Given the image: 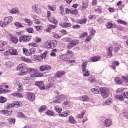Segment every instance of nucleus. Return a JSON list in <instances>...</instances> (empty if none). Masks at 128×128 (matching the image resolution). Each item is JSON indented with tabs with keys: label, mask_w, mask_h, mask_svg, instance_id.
<instances>
[{
	"label": "nucleus",
	"mask_w": 128,
	"mask_h": 128,
	"mask_svg": "<svg viewBox=\"0 0 128 128\" xmlns=\"http://www.w3.org/2000/svg\"><path fill=\"white\" fill-rule=\"evenodd\" d=\"M59 26L63 28H70L72 26V24L70 22H60Z\"/></svg>",
	"instance_id": "obj_8"
},
{
	"label": "nucleus",
	"mask_w": 128,
	"mask_h": 128,
	"mask_svg": "<svg viewBox=\"0 0 128 128\" xmlns=\"http://www.w3.org/2000/svg\"><path fill=\"white\" fill-rule=\"evenodd\" d=\"M14 86H18V92H22V84H20V79L16 78L14 80Z\"/></svg>",
	"instance_id": "obj_4"
},
{
	"label": "nucleus",
	"mask_w": 128,
	"mask_h": 128,
	"mask_svg": "<svg viewBox=\"0 0 128 128\" xmlns=\"http://www.w3.org/2000/svg\"><path fill=\"white\" fill-rule=\"evenodd\" d=\"M48 8L50 10H52V11L56 10V8L54 6H48Z\"/></svg>",
	"instance_id": "obj_64"
},
{
	"label": "nucleus",
	"mask_w": 128,
	"mask_h": 128,
	"mask_svg": "<svg viewBox=\"0 0 128 128\" xmlns=\"http://www.w3.org/2000/svg\"><path fill=\"white\" fill-rule=\"evenodd\" d=\"M122 78L124 82H128V77L125 76H122Z\"/></svg>",
	"instance_id": "obj_63"
},
{
	"label": "nucleus",
	"mask_w": 128,
	"mask_h": 128,
	"mask_svg": "<svg viewBox=\"0 0 128 128\" xmlns=\"http://www.w3.org/2000/svg\"><path fill=\"white\" fill-rule=\"evenodd\" d=\"M90 40H92V35H88L86 38V40H84V43L88 44V42H90Z\"/></svg>",
	"instance_id": "obj_39"
},
{
	"label": "nucleus",
	"mask_w": 128,
	"mask_h": 128,
	"mask_svg": "<svg viewBox=\"0 0 128 128\" xmlns=\"http://www.w3.org/2000/svg\"><path fill=\"white\" fill-rule=\"evenodd\" d=\"M112 124V120L108 118L105 120L104 125L106 126H110Z\"/></svg>",
	"instance_id": "obj_20"
},
{
	"label": "nucleus",
	"mask_w": 128,
	"mask_h": 128,
	"mask_svg": "<svg viewBox=\"0 0 128 128\" xmlns=\"http://www.w3.org/2000/svg\"><path fill=\"white\" fill-rule=\"evenodd\" d=\"M68 122L70 124H76V120L74 116H72L68 117Z\"/></svg>",
	"instance_id": "obj_23"
},
{
	"label": "nucleus",
	"mask_w": 128,
	"mask_h": 128,
	"mask_svg": "<svg viewBox=\"0 0 128 128\" xmlns=\"http://www.w3.org/2000/svg\"><path fill=\"white\" fill-rule=\"evenodd\" d=\"M80 100L82 102H88L90 97L86 95H84L80 97Z\"/></svg>",
	"instance_id": "obj_19"
},
{
	"label": "nucleus",
	"mask_w": 128,
	"mask_h": 128,
	"mask_svg": "<svg viewBox=\"0 0 128 128\" xmlns=\"http://www.w3.org/2000/svg\"><path fill=\"white\" fill-rule=\"evenodd\" d=\"M91 91L94 94H101L102 98H106L110 94V91L106 88H94L91 90Z\"/></svg>",
	"instance_id": "obj_1"
},
{
	"label": "nucleus",
	"mask_w": 128,
	"mask_h": 128,
	"mask_svg": "<svg viewBox=\"0 0 128 128\" xmlns=\"http://www.w3.org/2000/svg\"><path fill=\"white\" fill-rule=\"evenodd\" d=\"M9 122L14 124L16 123V118H11L9 119Z\"/></svg>",
	"instance_id": "obj_60"
},
{
	"label": "nucleus",
	"mask_w": 128,
	"mask_h": 128,
	"mask_svg": "<svg viewBox=\"0 0 128 128\" xmlns=\"http://www.w3.org/2000/svg\"><path fill=\"white\" fill-rule=\"evenodd\" d=\"M36 70L34 68H27V72L28 74H34V72H36Z\"/></svg>",
	"instance_id": "obj_42"
},
{
	"label": "nucleus",
	"mask_w": 128,
	"mask_h": 128,
	"mask_svg": "<svg viewBox=\"0 0 128 128\" xmlns=\"http://www.w3.org/2000/svg\"><path fill=\"white\" fill-rule=\"evenodd\" d=\"M9 36L10 38V40L13 42L14 44H16L18 42V38L14 36L12 34H9Z\"/></svg>",
	"instance_id": "obj_12"
},
{
	"label": "nucleus",
	"mask_w": 128,
	"mask_h": 128,
	"mask_svg": "<svg viewBox=\"0 0 128 128\" xmlns=\"http://www.w3.org/2000/svg\"><path fill=\"white\" fill-rule=\"evenodd\" d=\"M70 114V112L68 111L67 112H62V114H58V116L62 118H66V116H68Z\"/></svg>",
	"instance_id": "obj_22"
},
{
	"label": "nucleus",
	"mask_w": 128,
	"mask_h": 128,
	"mask_svg": "<svg viewBox=\"0 0 128 128\" xmlns=\"http://www.w3.org/2000/svg\"><path fill=\"white\" fill-rule=\"evenodd\" d=\"M23 54H26L27 56H30V50L28 51V49L26 48H22Z\"/></svg>",
	"instance_id": "obj_38"
},
{
	"label": "nucleus",
	"mask_w": 128,
	"mask_h": 128,
	"mask_svg": "<svg viewBox=\"0 0 128 128\" xmlns=\"http://www.w3.org/2000/svg\"><path fill=\"white\" fill-rule=\"evenodd\" d=\"M9 50H10V54L11 55L16 56L18 54V51H16V50L12 48V49H10Z\"/></svg>",
	"instance_id": "obj_36"
},
{
	"label": "nucleus",
	"mask_w": 128,
	"mask_h": 128,
	"mask_svg": "<svg viewBox=\"0 0 128 128\" xmlns=\"http://www.w3.org/2000/svg\"><path fill=\"white\" fill-rule=\"evenodd\" d=\"M86 18L80 19L77 21V24H86Z\"/></svg>",
	"instance_id": "obj_27"
},
{
	"label": "nucleus",
	"mask_w": 128,
	"mask_h": 128,
	"mask_svg": "<svg viewBox=\"0 0 128 128\" xmlns=\"http://www.w3.org/2000/svg\"><path fill=\"white\" fill-rule=\"evenodd\" d=\"M96 30L94 28H92L90 30V34H89L90 36H94V34H96Z\"/></svg>",
	"instance_id": "obj_55"
},
{
	"label": "nucleus",
	"mask_w": 128,
	"mask_h": 128,
	"mask_svg": "<svg viewBox=\"0 0 128 128\" xmlns=\"http://www.w3.org/2000/svg\"><path fill=\"white\" fill-rule=\"evenodd\" d=\"M6 102V98L2 96H0V102L1 104H4V103Z\"/></svg>",
	"instance_id": "obj_50"
},
{
	"label": "nucleus",
	"mask_w": 128,
	"mask_h": 128,
	"mask_svg": "<svg viewBox=\"0 0 128 128\" xmlns=\"http://www.w3.org/2000/svg\"><path fill=\"white\" fill-rule=\"evenodd\" d=\"M24 22L26 24H28V26H32V20H30L28 19L27 18H24Z\"/></svg>",
	"instance_id": "obj_48"
},
{
	"label": "nucleus",
	"mask_w": 128,
	"mask_h": 128,
	"mask_svg": "<svg viewBox=\"0 0 128 128\" xmlns=\"http://www.w3.org/2000/svg\"><path fill=\"white\" fill-rule=\"evenodd\" d=\"M35 42H36L37 44L38 42H42V38H40L38 37H36L34 40Z\"/></svg>",
	"instance_id": "obj_62"
},
{
	"label": "nucleus",
	"mask_w": 128,
	"mask_h": 128,
	"mask_svg": "<svg viewBox=\"0 0 128 128\" xmlns=\"http://www.w3.org/2000/svg\"><path fill=\"white\" fill-rule=\"evenodd\" d=\"M14 26H15L16 28H24V26L20 24V22H15L14 23Z\"/></svg>",
	"instance_id": "obj_37"
},
{
	"label": "nucleus",
	"mask_w": 128,
	"mask_h": 128,
	"mask_svg": "<svg viewBox=\"0 0 128 128\" xmlns=\"http://www.w3.org/2000/svg\"><path fill=\"white\" fill-rule=\"evenodd\" d=\"M116 66H120V62H118V61L115 60L114 62H112V65L110 66V68H112L113 70H116Z\"/></svg>",
	"instance_id": "obj_26"
},
{
	"label": "nucleus",
	"mask_w": 128,
	"mask_h": 128,
	"mask_svg": "<svg viewBox=\"0 0 128 128\" xmlns=\"http://www.w3.org/2000/svg\"><path fill=\"white\" fill-rule=\"evenodd\" d=\"M90 62H98V60H100V57L98 56H94L90 58Z\"/></svg>",
	"instance_id": "obj_13"
},
{
	"label": "nucleus",
	"mask_w": 128,
	"mask_h": 128,
	"mask_svg": "<svg viewBox=\"0 0 128 128\" xmlns=\"http://www.w3.org/2000/svg\"><path fill=\"white\" fill-rule=\"evenodd\" d=\"M70 60V56H68L66 54L60 56L58 58L60 62H68Z\"/></svg>",
	"instance_id": "obj_7"
},
{
	"label": "nucleus",
	"mask_w": 128,
	"mask_h": 128,
	"mask_svg": "<svg viewBox=\"0 0 128 128\" xmlns=\"http://www.w3.org/2000/svg\"><path fill=\"white\" fill-rule=\"evenodd\" d=\"M82 4V6L80 7L81 9L82 10H86V8H88V2H83Z\"/></svg>",
	"instance_id": "obj_43"
},
{
	"label": "nucleus",
	"mask_w": 128,
	"mask_h": 128,
	"mask_svg": "<svg viewBox=\"0 0 128 128\" xmlns=\"http://www.w3.org/2000/svg\"><path fill=\"white\" fill-rule=\"evenodd\" d=\"M102 7L98 6V8L94 10V12H96V14H102Z\"/></svg>",
	"instance_id": "obj_52"
},
{
	"label": "nucleus",
	"mask_w": 128,
	"mask_h": 128,
	"mask_svg": "<svg viewBox=\"0 0 128 128\" xmlns=\"http://www.w3.org/2000/svg\"><path fill=\"white\" fill-rule=\"evenodd\" d=\"M117 22L120 24H122L123 26H128V22H126L124 20L119 19L117 20Z\"/></svg>",
	"instance_id": "obj_32"
},
{
	"label": "nucleus",
	"mask_w": 128,
	"mask_h": 128,
	"mask_svg": "<svg viewBox=\"0 0 128 128\" xmlns=\"http://www.w3.org/2000/svg\"><path fill=\"white\" fill-rule=\"evenodd\" d=\"M50 36H52V38H56V40H60V38H62V36H60V35H58V34L56 32H51Z\"/></svg>",
	"instance_id": "obj_16"
},
{
	"label": "nucleus",
	"mask_w": 128,
	"mask_h": 128,
	"mask_svg": "<svg viewBox=\"0 0 128 128\" xmlns=\"http://www.w3.org/2000/svg\"><path fill=\"white\" fill-rule=\"evenodd\" d=\"M26 64H24V63H22L21 64H20L18 66L17 68L18 70H26Z\"/></svg>",
	"instance_id": "obj_29"
},
{
	"label": "nucleus",
	"mask_w": 128,
	"mask_h": 128,
	"mask_svg": "<svg viewBox=\"0 0 128 128\" xmlns=\"http://www.w3.org/2000/svg\"><path fill=\"white\" fill-rule=\"evenodd\" d=\"M20 60L22 62H32V60L30 59L26 58L24 56L21 57Z\"/></svg>",
	"instance_id": "obj_33"
},
{
	"label": "nucleus",
	"mask_w": 128,
	"mask_h": 128,
	"mask_svg": "<svg viewBox=\"0 0 128 128\" xmlns=\"http://www.w3.org/2000/svg\"><path fill=\"white\" fill-rule=\"evenodd\" d=\"M86 110H84L82 112L81 114H79L77 118H84V114H86Z\"/></svg>",
	"instance_id": "obj_47"
},
{
	"label": "nucleus",
	"mask_w": 128,
	"mask_h": 128,
	"mask_svg": "<svg viewBox=\"0 0 128 128\" xmlns=\"http://www.w3.org/2000/svg\"><path fill=\"white\" fill-rule=\"evenodd\" d=\"M26 31L28 32H29V34H32L34 32V28H27Z\"/></svg>",
	"instance_id": "obj_56"
},
{
	"label": "nucleus",
	"mask_w": 128,
	"mask_h": 128,
	"mask_svg": "<svg viewBox=\"0 0 128 128\" xmlns=\"http://www.w3.org/2000/svg\"><path fill=\"white\" fill-rule=\"evenodd\" d=\"M88 66V60L86 62L84 61V62L82 64V72H84V70H86V66Z\"/></svg>",
	"instance_id": "obj_25"
},
{
	"label": "nucleus",
	"mask_w": 128,
	"mask_h": 128,
	"mask_svg": "<svg viewBox=\"0 0 128 128\" xmlns=\"http://www.w3.org/2000/svg\"><path fill=\"white\" fill-rule=\"evenodd\" d=\"M27 98L30 102H34L36 100V95L32 92H29L27 94Z\"/></svg>",
	"instance_id": "obj_11"
},
{
	"label": "nucleus",
	"mask_w": 128,
	"mask_h": 128,
	"mask_svg": "<svg viewBox=\"0 0 128 128\" xmlns=\"http://www.w3.org/2000/svg\"><path fill=\"white\" fill-rule=\"evenodd\" d=\"M31 76H33V78H42L44 74L35 72L34 74H32Z\"/></svg>",
	"instance_id": "obj_24"
},
{
	"label": "nucleus",
	"mask_w": 128,
	"mask_h": 128,
	"mask_svg": "<svg viewBox=\"0 0 128 128\" xmlns=\"http://www.w3.org/2000/svg\"><path fill=\"white\" fill-rule=\"evenodd\" d=\"M112 46H110L108 48V56H110V58H112Z\"/></svg>",
	"instance_id": "obj_34"
},
{
	"label": "nucleus",
	"mask_w": 128,
	"mask_h": 128,
	"mask_svg": "<svg viewBox=\"0 0 128 128\" xmlns=\"http://www.w3.org/2000/svg\"><path fill=\"white\" fill-rule=\"evenodd\" d=\"M48 20L50 22H52V24H58V20H56L54 16L50 17V18H48Z\"/></svg>",
	"instance_id": "obj_21"
},
{
	"label": "nucleus",
	"mask_w": 128,
	"mask_h": 128,
	"mask_svg": "<svg viewBox=\"0 0 128 128\" xmlns=\"http://www.w3.org/2000/svg\"><path fill=\"white\" fill-rule=\"evenodd\" d=\"M34 60H39V62H42V57L38 55H34Z\"/></svg>",
	"instance_id": "obj_49"
},
{
	"label": "nucleus",
	"mask_w": 128,
	"mask_h": 128,
	"mask_svg": "<svg viewBox=\"0 0 128 128\" xmlns=\"http://www.w3.org/2000/svg\"><path fill=\"white\" fill-rule=\"evenodd\" d=\"M22 106V103L20 102H14L12 104L7 105L6 108V110H10V108H20Z\"/></svg>",
	"instance_id": "obj_2"
},
{
	"label": "nucleus",
	"mask_w": 128,
	"mask_h": 128,
	"mask_svg": "<svg viewBox=\"0 0 128 128\" xmlns=\"http://www.w3.org/2000/svg\"><path fill=\"white\" fill-rule=\"evenodd\" d=\"M114 82H116L118 84H122V80L118 77L115 78Z\"/></svg>",
	"instance_id": "obj_35"
},
{
	"label": "nucleus",
	"mask_w": 128,
	"mask_h": 128,
	"mask_svg": "<svg viewBox=\"0 0 128 128\" xmlns=\"http://www.w3.org/2000/svg\"><path fill=\"white\" fill-rule=\"evenodd\" d=\"M31 39L32 38L30 36H22L19 37V41L20 42H30Z\"/></svg>",
	"instance_id": "obj_5"
},
{
	"label": "nucleus",
	"mask_w": 128,
	"mask_h": 128,
	"mask_svg": "<svg viewBox=\"0 0 128 128\" xmlns=\"http://www.w3.org/2000/svg\"><path fill=\"white\" fill-rule=\"evenodd\" d=\"M39 70L40 72H46L52 70V66L50 65H42L40 66Z\"/></svg>",
	"instance_id": "obj_6"
},
{
	"label": "nucleus",
	"mask_w": 128,
	"mask_h": 128,
	"mask_svg": "<svg viewBox=\"0 0 128 128\" xmlns=\"http://www.w3.org/2000/svg\"><path fill=\"white\" fill-rule=\"evenodd\" d=\"M10 14H16L18 12V9L17 8H12V10H10Z\"/></svg>",
	"instance_id": "obj_57"
},
{
	"label": "nucleus",
	"mask_w": 128,
	"mask_h": 128,
	"mask_svg": "<svg viewBox=\"0 0 128 128\" xmlns=\"http://www.w3.org/2000/svg\"><path fill=\"white\" fill-rule=\"evenodd\" d=\"M34 28L37 32H42V30L43 27L41 26H34Z\"/></svg>",
	"instance_id": "obj_45"
},
{
	"label": "nucleus",
	"mask_w": 128,
	"mask_h": 128,
	"mask_svg": "<svg viewBox=\"0 0 128 128\" xmlns=\"http://www.w3.org/2000/svg\"><path fill=\"white\" fill-rule=\"evenodd\" d=\"M46 54H48V51L46 50L42 54H41L40 58L41 60H44V58H46Z\"/></svg>",
	"instance_id": "obj_46"
},
{
	"label": "nucleus",
	"mask_w": 128,
	"mask_h": 128,
	"mask_svg": "<svg viewBox=\"0 0 128 128\" xmlns=\"http://www.w3.org/2000/svg\"><path fill=\"white\" fill-rule=\"evenodd\" d=\"M24 114L21 112H18V118H24Z\"/></svg>",
	"instance_id": "obj_58"
},
{
	"label": "nucleus",
	"mask_w": 128,
	"mask_h": 128,
	"mask_svg": "<svg viewBox=\"0 0 128 128\" xmlns=\"http://www.w3.org/2000/svg\"><path fill=\"white\" fill-rule=\"evenodd\" d=\"M48 106H46L43 105L40 107L38 111L39 112H44V110H46Z\"/></svg>",
	"instance_id": "obj_30"
},
{
	"label": "nucleus",
	"mask_w": 128,
	"mask_h": 128,
	"mask_svg": "<svg viewBox=\"0 0 128 128\" xmlns=\"http://www.w3.org/2000/svg\"><path fill=\"white\" fill-rule=\"evenodd\" d=\"M36 52V48H32L29 50V54L30 56H31V54H34Z\"/></svg>",
	"instance_id": "obj_54"
},
{
	"label": "nucleus",
	"mask_w": 128,
	"mask_h": 128,
	"mask_svg": "<svg viewBox=\"0 0 128 128\" xmlns=\"http://www.w3.org/2000/svg\"><path fill=\"white\" fill-rule=\"evenodd\" d=\"M66 56H70V58H74V52L72 51V50H68L66 52Z\"/></svg>",
	"instance_id": "obj_28"
},
{
	"label": "nucleus",
	"mask_w": 128,
	"mask_h": 128,
	"mask_svg": "<svg viewBox=\"0 0 128 128\" xmlns=\"http://www.w3.org/2000/svg\"><path fill=\"white\" fill-rule=\"evenodd\" d=\"M0 114H4L6 116H12V110L9 111L6 110H0Z\"/></svg>",
	"instance_id": "obj_10"
},
{
	"label": "nucleus",
	"mask_w": 128,
	"mask_h": 128,
	"mask_svg": "<svg viewBox=\"0 0 128 128\" xmlns=\"http://www.w3.org/2000/svg\"><path fill=\"white\" fill-rule=\"evenodd\" d=\"M82 72H84L83 74L84 76H90V72H88V70L82 71Z\"/></svg>",
	"instance_id": "obj_51"
},
{
	"label": "nucleus",
	"mask_w": 128,
	"mask_h": 128,
	"mask_svg": "<svg viewBox=\"0 0 128 128\" xmlns=\"http://www.w3.org/2000/svg\"><path fill=\"white\" fill-rule=\"evenodd\" d=\"M50 44L51 45V48H56V46L58 42H56V40H54L51 41Z\"/></svg>",
	"instance_id": "obj_41"
},
{
	"label": "nucleus",
	"mask_w": 128,
	"mask_h": 128,
	"mask_svg": "<svg viewBox=\"0 0 128 128\" xmlns=\"http://www.w3.org/2000/svg\"><path fill=\"white\" fill-rule=\"evenodd\" d=\"M36 86H38L40 88V90H45L44 86V81H37L35 82Z\"/></svg>",
	"instance_id": "obj_9"
},
{
	"label": "nucleus",
	"mask_w": 128,
	"mask_h": 128,
	"mask_svg": "<svg viewBox=\"0 0 128 128\" xmlns=\"http://www.w3.org/2000/svg\"><path fill=\"white\" fill-rule=\"evenodd\" d=\"M112 26H114V24H112V22H108L106 26L107 28H112Z\"/></svg>",
	"instance_id": "obj_44"
},
{
	"label": "nucleus",
	"mask_w": 128,
	"mask_h": 128,
	"mask_svg": "<svg viewBox=\"0 0 128 128\" xmlns=\"http://www.w3.org/2000/svg\"><path fill=\"white\" fill-rule=\"evenodd\" d=\"M43 46L45 48H47V50H50V48H52L50 42H49L48 41L44 42V43L43 44Z\"/></svg>",
	"instance_id": "obj_15"
},
{
	"label": "nucleus",
	"mask_w": 128,
	"mask_h": 128,
	"mask_svg": "<svg viewBox=\"0 0 128 128\" xmlns=\"http://www.w3.org/2000/svg\"><path fill=\"white\" fill-rule=\"evenodd\" d=\"M10 54V50H6L4 52V56H8V55Z\"/></svg>",
	"instance_id": "obj_61"
},
{
	"label": "nucleus",
	"mask_w": 128,
	"mask_h": 128,
	"mask_svg": "<svg viewBox=\"0 0 128 128\" xmlns=\"http://www.w3.org/2000/svg\"><path fill=\"white\" fill-rule=\"evenodd\" d=\"M45 114L47 116H56V112L52 110H48L45 112Z\"/></svg>",
	"instance_id": "obj_17"
},
{
	"label": "nucleus",
	"mask_w": 128,
	"mask_h": 128,
	"mask_svg": "<svg viewBox=\"0 0 128 128\" xmlns=\"http://www.w3.org/2000/svg\"><path fill=\"white\" fill-rule=\"evenodd\" d=\"M30 46H32V48H38V44L34 42H30L28 44Z\"/></svg>",
	"instance_id": "obj_53"
},
{
	"label": "nucleus",
	"mask_w": 128,
	"mask_h": 128,
	"mask_svg": "<svg viewBox=\"0 0 128 128\" xmlns=\"http://www.w3.org/2000/svg\"><path fill=\"white\" fill-rule=\"evenodd\" d=\"M14 96H18V98H23L24 96H22V93L20 92H17V93H15L14 94Z\"/></svg>",
	"instance_id": "obj_59"
},
{
	"label": "nucleus",
	"mask_w": 128,
	"mask_h": 128,
	"mask_svg": "<svg viewBox=\"0 0 128 128\" xmlns=\"http://www.w3.org/2000/svg\"><path fill=\"white\" fill-rule=\"evenodd\" d=\"M66 72L64 71H58L56 74V78H60L62 76H64L66 74Z\"/></svg>",
	"instance_id": "obj_18"
},
{
	"label": "nucleus",
	"mask_w": 128,
	"mask_h": 128,
	"mask_svg": "<svg viewBox=\"0 0 128 128\" xmlns=\"http://www.w3.org/2000/svg\"><path fill=\"white\" fill-rule=\"evenodd\" d=\"M54 110H56V112H58V114H62V108L60 106H56L54 107Z\"/></svg>",
	"instance_id": "obj_31"
},
{
	"label": "nucleus",
	"mask_w": 128,
	"mask_h": 128,
	"mask_svg": "<svg viewBox=\"0 0 128 128\" xmlns=\"http://www.w3.org/2000/svg\"><path fill=\"white\" fill-rule=\"evenodd\" d=\"M80 42L78 40H73L70 42V43L68 44L66 48L67 50H72V48H74L76 46H78Z\"/></svg>",
	"instance_id": "obj_3"
},
{
	"label": "nucleus",
	"mask_w": 128,
	"mask_h": 128,
	"mask_svg": "<svg viewBox=\"0 0 128 128\" xmlns=\"http://www.w3.org/2000/svg\"><path fill=\"white\" fill-rule=\"evenodd\" d=\"M116 100H121L122 102H124V96L122 95H116L114 96Z\"/></svg>",
	"instance_id": "obj_40"
},
{
	"label": "nucleus",
	"mask_w": 128,
	"mask_h": 128,
	"mask_svg": "<svg viewBox=\"0 0 128 128\" xmlns=\"http://www.w3.org/2000/svg\"><path fill=\"white\" fill-rule=\"evenodd\" d=\"M4 22L6 24H10L12 22V17L9 16V17H6L4 18Z\"/></svg>",
	"instance_id": "obj_14"
}]
</instances>
